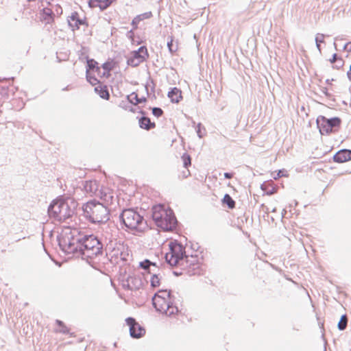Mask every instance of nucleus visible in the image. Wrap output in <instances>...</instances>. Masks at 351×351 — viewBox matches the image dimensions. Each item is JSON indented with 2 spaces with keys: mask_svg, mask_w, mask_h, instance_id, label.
Here are the masks:
<instances>
[{
  "mask_svg": "<svg viewBox=\"0 0 351 351\" xmlns=\"http://www.w3.org/2000/svg\"><path fill=\"white\" fill-rule=\"evenodd\" d=\"M169 252L165 255V261L171 266L182 267L189 276L201 274L200 264L196 256L191 255L193 260L189 259L186 254L185 246L174 240L168 243Z\"/></svg>",
  "mask_w": 351,
  "mask_h": 351,
  "instance_id": "f257e3e1",
  "label": "nucleus"
},
{
  "mask_svg": "<svg viewBox=\"0 0 351 351\" xmlns=\"http://www.w3.org/2000/svg\"><path fill=\"white\" fill-rule=\"evenodd\" d=\"M76 206L77 202L73 199L59 196L50 203L47 213L50 219L61 223L73 216Z\"/></svg>",
  "mask_w": 351,
  "mask_h": 351,
  "instance_id": "f03ea898",
  "label": "nucleus"
},
{
  "mask_svg": "<svg viewBox=\"0 0 351 351\" xmlns=\"http://www.w3.org/2000/svg\"><path fill=\"white\" fill-rule=\"evenodd\" d=\"M147 217L152 219L160 229L167 231L174 228L178 223L173 210L162 204H155L147 212Z\"/></svg>",
  "mask_w": 351,
  "mask_h": 351,
  "instance_id": "7ed1b4c3",
  "label": "nucleus"
},
{
  "mask_svg": "<svg viewBox=\"0 0 351 351\" xmlns=\"http://www.w3.org/2000/svg\"><path fill=\"white\" fill-rule=\"evenodd\" d=\"M83 215L90 223L105 224L110 220V210L104 204L91 199L82 206Z\"/></svg>",
  "mask_w": 351,
  "mask_h": 351,
  "instance_id": "20e7f679",
  "label": "nucleus"
},
{
  "mask_svg": "<svg viewBox=\"0 0 351 351\" xmlns=\"http://www.w3.org/2000/svg\"><path fill=\"white\" fill-rule=\"evenodd\" d=\"M145 210L138 208H125L119 215L122 228L127 230L143 231L147 227V221L144 218Z\"/></svg>",
  "mask_w": 351,
  "mask_h": 351,
  "instance_id": "39448f33",
  "label": "nucleus"
},
{
  "mask_svg": "<svg viewBox=\"0 0 351 351\" xmlns=\"http://www.w3.org/2000/svg\"><path fill=\"white\" fill-rule=\"evenodd\" d=\"M174 297L171 290L160 289L152 297V302L156 311L171 317L177 314L180 310L173 304Z\"/></svg>",
  "mask_w": 351,
  "mask_h": 351,
  "instance_id": "423d86ee",
  "label": "nucleus"
},
{
  "mask_svg": "<svg viewBox=\"0 0 351 351\" xmlns=\"http://www.w3.org/2000/svg\"><path fill=\"white\" fill-rule=\"evenodd\" d=\"M342 120L339 117L327 118L324 115H319L316 119L317 128L322 136L330 135L337 132L341 125Z\"/></svg>",
  "mask_w": 351,
  "mask_h": 351,
  "instance_id": "0eeeda50",
  "label": "nucleus"
},
{
  "mask_svg": "<svg viewBox=\"0 0 351 351\" xmlns=\"http://www.w3.org/2000/svg\"><path fill=\"white\" fill-rule=\"evenodd\" d=\"M106 254L111 260V264L116 265L119 263V260L125 261V246L123 243L117 241V239L110 240L106 243L105 247Z\"/></svg>",
  "mask_w": 351,
  "mask_h": 351,
  "instance_id": "6e6552de",
  "label": "nucleus"
},
{
  "mask_svg": "<svg viewBox=\"0 0 351 351\" xmlns=\"http://www.w3.org/2000/svg\"><path fill=\"white\" fill-rule=\"evenodd\" d=\"M75 241V249L73 256L81 257L83 260H86L89 262V259L93 261L95 252L94 248L92 250L89 247L86 241L83 239L82 235L76 236Z\"/></svg>",
  "mask_w": 351,
  "mask_h": 351,
  "instance_id": "1a4fd4ad",
  "label": "nucleus"
},
{
  "mask_svg": "<svg viewBox=\"0 0 351 351\" xmlns=\"http://www.w3.org/2000/svg\"><path fill=\"white\" fill-rule=\"evenodd\" d=\"M76 236L73 234H58L56 241L60 250L66 254H74L75 241Z\"/></svg>",
  "mask_w": 351,
  "mask_h": 351,
  "instance_id": "9d476101",
  "label": "nucleus"
},
{
  "mask_svg": "<svg viewBox=\"0 0 351 351\" xmlns=\"http://www.w3.org/2000/svg\"><path fill=\"white\" fill-rule=\"evenodd\" d=\"M125 323L129 327L130 335L133 339H139L145 334V329L141 326L132 317H128L125 319Z\"/></svg>",
  "mask_w": 351,
  "mask_h": 351,
  "instance_id": "9b49d317",
  "label": "nucleus"
},
{
  "mask_svg": "<svg viewBox=\"0 0 351 351\" xmlns=\"http://www.w3.org/2000/svg\"><path fill=\"white\" fill-rule=\"evenodd\" d=\"M83 239L86 241L89 247L92 250L94 248L93 252H95V255L99 254L100 252L102 250V247H104L103 243L99 239V238L94 234H84L82 235Z\"/></svg>",
  "mask_w": 351,
  "mask_h": 351,
  "instance_id": "f8f14e48",
  "label": "nucleus"
},
{
  "mask_svg": "<svg viewBox=\"0 0 351 351\" xmlns=\"http://www.w3.org/2000/svg\"><path fill=\"white\" fill-rule=\"evenodd\" d=\"M67 23L69 27L71 29L72 31L79 29L80 26L82 25L88 26V23L86 21V19H80L79 13L76 11L73 12L71 16H68Z\"/></svg>",
  "mask_w": 351,
  "mask_h": 351,
  "instance_id": "ddd939ff",
  "label": "nucleus"
},
{
  "mask_svg": "<svg viewBox=\"0 0 351 351\" xmlns=\"http://www.w3.org/2000/svg\"><path fill=\"white\" fill-rule=\"evenodd\" d=\"M138 113L141 114V117H137L138 125L141 129L149 131L156 127V123L151 121L150 118L147 116V112L146 111L139 110Z\"/></svg>",
  "mask_w": 351,
  "mask_h": 351,
  "instance_id": "4468645a",
  "label": "nucleus"
},
{
  "mask_svg": "<svg viewBox=\"0 0 351 351\" xmlns=\"http://www.w3.org/2000/svg\"><path fill=\"white\" fill-rule=\"evenodd\" d=\"M332 160L337 163H343L351 160V149H341L339 150L334 154Z\"/></svg>",
  "mask_w": 351,
  "mask_h": 351,
  "instance_id": "2eb2a0df",
  "label": "nucleus"
},
{
  "mask_svg": "<svg viewBox=\"0 0 351 351\" xmlns=\"http://www.w3.org/2000/svg\"><path fill=\"white\" fill-rule=\"evenodd\" d=\"M147 59L142 55L138 54L137 52L132 51L130 52V56L127 58V64L132 67H136Z\"/></svg>",
  "mask_w": 351,
  "mask_h": 351,
  "instance_id": "dca6fc26",
  "label": "nucleus"
},
{
  "mask_svg": "<svg viewBox=\"0 0 351 351\" xmlns=\"http://www.w3.org/2000/svg\"><path fill=\"white\" fill-rule=\"evenodd\" d=\"M167 97L169 98L171 103L178 104L183 99L182 92L180 88L178 87L170 88L167 93Z\"/></svg>",
  "mask_w": 351,
  "mask_h": 351,
  "instance_id": "f3484780",
  "label": "nucleus"
},
{
  "mask_svg": "<svg viewBox=\"0 0 351 351\" xmlns=\"http://www.w3.org/2000/svg\"><path fill=\"white\" fill-rule=\"evenodd\" d=\"M40 21L45 23L46 25L51 24L54 22V12L49 8H43L40 12Z\"/></svg>",
  "mask_w": 351,
  "mask_h": 351,
  "instance_id": "a211bd4d",
  "label": "nucleus"
},
{
  "mask_svg": "<svg viewBox=\"0 0 351 351\" xmlns=\"http://www.w3.org/2000/svg\"><path fill=\"white\" fill-rule=\"evenodd\" d=\"M84 190L90 194H96L99 190V183L96 180H86L83 184Z\"/></svg>",
  "mask_w": 351,
  "mask_h": 351,
  "instance_id": "6ab92c4d",
  "label": "nucleus"
},
{
  "mask_svg": "<svg viewBox=\"0 0 351 351\" xmlns=\"http://www.w3.org/2000/svg\"><path fill=\"white\" fill-rule=\"evenodd\" d=\"M152 16L153 14L151 11L138 14L132 19L131 25L132 26L133 29H138V24L141 21H143L144 19H150Z\"/></svg>",
  "mask_w": 351,
  "mask_h": 351,
  "instance_id": "aec40b11",
  "label": "nucleus"
},
{
  "mask_svg": "<svg viewBox=\"0 0 351 351\" xmlns=\"http://www.w3.org/2000/svg\"><path fill=\"white\" fill-rule=\"evenodd\" d=\"M86 59V72H88L89 70H94L97 73H100V67L99 63L93 58H90L88 56L85 57Z\"/></svg>",
  "mask_w": 351,
  "mask_h": 351,
  "instance_id": "412c9836",
  "label": "nucleus"
},
{
  "mask_svg": "<svg viewBox=\"0 0 351 351\" xmlns=\"http://www.w3.org/2000/svg\"><path fill=\"white\" fill-rule=\"evenodd\" d=\"M94 90L101 98L106 100H108L110 99V93L106 85H98L95 87Z\"/></svg>",
  "mask_w": 351,
  "mask_h": 351,
  "instance_id": "4be33fe9",
  "label": "nucleus"
},
{
  "mask_svg": "<svg viewBox=\"0 0 351 351\" xmlns=\"http://www.w3.org/2000/svg\"><path fill=\"white\" fill-rule=\"evenodd\" d=\"M128 280H130L131 285L134 290H139L143 285L141 277L135 275L128 274Z\"/></svg>",
  "mask_w": 351,
  "mask_h": 351,
  "instance_id": "5701e85b",
  "label": "nucleus"
},
{
  "mask_svg": "<svg viewBox=\"0 0 351 351\" xmlns=\"http://www.w3.org/2000/svg\"><path fill=\"white\" fill-rule=\"evenodd\" d=\"M261 190L264 192L263 195H272L277 193V188L272 183H267L264 182L261 185Z\"/></svg>",
  "mask_w": 351,
  "mask_h": 351,
  "instance_id": "b1692460",
  "label": "nucleus"
},
{
  "mask_svg": "<svg viewBox=\"0 0 351 351\" xmlns=\"http://www.w3.org/2000/svg\"><path fill=\"white\" fill-rule=\"evenodd\" d=\"M97 259L98 262H101L103 264H108L109 263H111V260L110 259V257L107 256L106 251L102 247L101 252H100L99 254H97L94 256V258H93V260Z\"/></svg>",
  "mask_w": 351,
  "mask_h": 351,
  "instance_id": "393cba45",
  "label": "nucleus"
},
{
  "mask_svg": "<svg viewBox=\"0 0 351 351\" xmlns=\"http://www.w3.org/2000/svg\"><path fill=\"white\" fill-rule=\"evenodd\" d=\"M223 206H226L229 209H233L236 207V202L228 193H226L221 199Z\"/></svg>",
  "mask_w": 351,
  "mask_h": 351,
  "instance_id": "a878e982",
  "label": "nucleus"
},
{
  "mask_svg": "<svg viewBox=\"0 0 351 351\" xmlns=\"http://www.w3.org/2000/svg\"><path fill=\"white\" fill-rule=\"evenodd\" d=\"M101 68L104 69L101 76L108 78L111 75L110 71L113 69L112 61L105 62L101 64Z\"/></svg>",
  "mask_w": 351,
  "mask_h": 351,
  "instance_id": "bb28decb",
  "label": "nucleus"
},
{
  "mask_svg": "<svg viewBox=\"0 0 351 351\" xmlns=\"http://www.w3.org/2000/svg\"><path fill=\"white\" fill-rule=\"evenodd\" d=\"M101 199L104 200V204L106 205L108 207V205L112 204L114 197L110 192H101Z\"/></svg>",
  "mask_w": 351,
  "mask_h": 351,
  "instance_id": "cd10ccee",
  "label": "nucleus"
},
{
  "mask_svg": "<svg viewBox=\"0 0 351 351\" xmlns=\"http://www.w3.org/2000/svg\"><path fill=\"white\" fill-rule=\"evenodd\" d=\"M56 324L58 328V329L56 330V332L62 333L64 335H69L70 333V330L62 320L56 319Z\"/></svg>",
  "mask_w": 351,
  "mask_h": 351,
  "instance_id": "c85d7f7f",
  "label": "nucleus"
},
{
  "mask_svg": "<svg viewBox=\"0 0 351 351\" xmlns=\"http://www.w3.org/2000/svg\"><path fill=\"white\" fill-rule=\"evenodd\" d=\"M150 85H151V92H152V93H154L155 90H156V82L153 78H152L149 76L148 77L146 84L145 85V88L147 97H150V93L149 92V88H148V87Z\"/></svg>",
  "mask_w": 351,
  "mask_h": 351,
  "instance_id": "c756f323",
  "label": "nucleus"
},
{
  "mask_svg": "<svg viewBox=\"0 0 351 351\" xmlns=\"http://www.w3.org/2000/svg\"><path fill=\"white\" fill-rule=\"evenodd\" d=\"M160 273H154L152 275L150 279V285L152 288L158 287L160 285Z\"/></svg>",
  "mask_w": 351,
  "mask_h": 351,
  "instance_id": "7c9ffc66",
  "label": "nucleus"
},
{
  "mask_svg": "<svg viewBox=\"0 0 351 351\" xmlns=\"http://www.w3.org/2000/svg\"><path fill=\"white\" fill-rule=\"evenodd\" d=\"M151 264H152V261L146 258L139 263L138 267L139 268L143 269L145 271L152 274Z\"/></svg>",
  "mask_w": 351,
  "mask_h": 351,
  "instance_id": "2f4dec72",
  "label": "nucleus"
},
{
  "mask_svg": "<svg viewBox=\"0 0 351 351\" xmlns=\"http://www.w3.org/2000/svg\"><path fill=\"white\" fill-rule=\"evenodd\" d=\"M167 45V48H168L170 53L173 54L175 52H176L178 51V45H175L173 44V36H168Z\"/></svg>",
  "mask_w": 351,
  "mask_h": 351,
  "instance_id": "473e14b6",
  "label": "nucleus"
},
{
  "mask_svg": "<svg viewBox=\"0 0 351 351\" xmlns=\"http://www.w3.org/2000/svg\"><path fill=\"white\" fill-rule=\"evenodd\" d=\"M348 319L346 314H343L341 316L340 319L337 324V328L343 331L346 330L348 325Z\"/></svg>",
  "mask_w": 351,
  "mask_h": 351,
  "instance_id": "72a5a7b5",
  "label": "nucleus"
},
{
  "mask_svg": "<svg viewBox=\"0 0 351 351\" xmlns=\"http://www.w3.org/2000/svg\"><path fill=\"white\" fill-rule=\"evenodd\" d=\"M133 105L128 103L126 101H121L119 106L125 110L135 113L137 111V108L132 106Z\"/></svg>",
  "mask_w": 351,
  "mask_h": 351,
  "instance_id": "f704fd0d",
  "label": "nucleus"
},
{
  "mask_svg": "<svg viewBox=\"0 0 351 351\" xmlns=\"http://www.w3.org/2000/svg\"><path fill=\"white\" fill-rule=\"evenodd\" d=\"M271 177L274 180L279 179L282 177H288L289 174L287 173V171L285 169H279L278 171H275L271 173Z\"/></svg>",
  "mask_w": 351,
  "mask_h": 351,
  "instance_id": "c9c22d12",
  "label": "nucleus"
},
{
  "mask_svg": "<svg viewBox=\"0 0 351 351\" xmlns=\"http://www.w3.org/2000/svg\"><path fill=\"white\" fill-rule=\"evenodd\" d=\"M10 88L9 86L0 85V98L3 99H8L10 97Z\"/></svg>",
  "mask_w": 351,
  "mask_h": 351,
  "instance_id": "e433bc0d",
  "label": "nucleus"
},
{
  "mask_svg": "<svg viewBox=\"0 0 351 351\" xmlns=\"http://www.w3.org/2000/svg\"><path fill=\"white\" fill-rule=\"evenodd\" d=\"M182 160L183 162V167L185 169H188L189 167L191 165V156L187 153L184 152L182 156H181Z\"/></svg>",
  "mask_w": 351,
  "mask_h": 351,
  "instance_id": "4c0bfd02",
  "label": "nucleus"
},
{
  "mask_svg": "<svg viewBox=\"0 0 351 351\" xmlns=\"http://www.w3.org/2000/svg\"><path fill=\"white\" fill-rule=\"evenodd\" d=\"M195 131L199 138H203L206 134V129L202 123H198L196 125Z\"/></svg>",
  "mask_w": 351,
  "mask_h": 351,
  "instance_id": "58836bf2",
  "label": "nucleus"
},
{
  "mask_svg": "<svg viewBox=\"0 0 351 351\" xmlns=\"http://www.w3.org/2000/svg\"><path fill=\"white\" fill-rule=\"evenodd\" d=\"M86 78L88 83L92 86H95L99 83V80L96 77L95 75H91L88 72H86Z\"/></svg>",
  "mask_w": 351,
  "mask_h": 351,
  "instance_id": "ea45409f",
  "label": "nucleus"
},
{
  "mask_svg": "<svg viewBox=\"0 0 351 351\" xmlns=\"http://www.w3.org/2000/svg\"><path fill=\"white\" fill-rule=\"evenodd\" d=\"M324 37H325V36L324 34H317L315 38L316 47L320 53L322 52V48H321L320 44L322 43H324Z\"/></svg>",
  "mask_w": 351,
  "mask_h": 351,
  "instance_id": "a19ab883",
  "label": "nucleus"
},
{
  "mask_svg": "<svg viewBox=\"0 0 351 351\" xmlns=\"http://www.w3.org/2000/svg\"><path fill=\"white\" fill-rule=\"evenodd\" d=\"M128 276V274H127V269L125 267H120L119 271L118 280L119 282L125 281L127 280Z\"/></svg>",
  "mask_w": 351,
  "mask_h": 351,
  "instance_id": "79ce46f5",
  "label": "nucleus"
},
{
  "mask_svg": "<svg viewBox=\"0 0 351 351\" xmlns=\"http://www.w3.org/2000/svg\"><path fill=\"white\" fill-rule=\"evenodd\" d=\"M116 1L117 0H101V7H100V11H105Z\"/></svg>",
  "mask_w": 351,
  "mask_h": 351,
  "instance_id": "37998d69",
  "label": "nucleus"
},
{
  "mask_svg": "<svg viewBox=\"0 0 351 351\" xmlns=\"http://www.w3.org/2000/svg\"><path fill=\"white\" fill-rule=\"evenodd\" d=\"M149 109L152 110V114L157 118L162 117L164 114L163 110L160 107H150Z\"/></svg>",
  "mask_w": 351,
  "mask_h": 351,
  "instance_id": "c03bdc74",
  "label": "nucleus"
},
{
  "mask_svg": "<svg viewBox=\"0 0 351 351\" xmlns=\"http://www.w3.org/2000/svg\"><path fill=\"white\" fill-rule=\"evenodd\" d=\"M132 95H134V99L135 100V105L141 104H145L147 101V97L145 96L138 97L136 92H132Z\"/></svg>",
  "mask_w": 351,
  "mask_h": 351,
  "instance_id": "a18cd8bd",
  "label": "nucleus"
},
{
  "mask_svg": "<svg viewBox=\"0 0 351 351\" xmlns=\"http://www.w3.org/2000/svg\"><path fill=\"white\" fill-rule=\"evenodd\" d=\"M133 51L137 52L138 54L142 55L147 58H149V53L145 45L141 46L138 49L134 50Z\"/></svg>",
  "mask_w": 351,
  "mask_h": 351,
  "instance_id": "49530a36",
  "label": "nucleus"
},
{
  "mask_svg": "<svg viewBox=\"0 0 351 351\" xmlns=\"http://www.w3.org/2000/svg\"><path fill=\"white\" fill-rule=\"evenodd\" d=\"M88 7L90 8H99L101 7V0H88Z\"/></svg>",
  "mask_w": 351,
  "mask_h": 351,
  "instance_id": "de8ad7c7",
  "label": "nucleus"
},
{
  "mask_svg": "<svg viewBox=\"0 0 351 351\" xmlns=\"http://www.w3.org/2000/svg\"><path fill=\"white\" fill-rule=\"evenodd\" d=\"M344 64L345 61L343 60L342 57L340 56L333 64L332 68L339 70L343 66Z\"/></svg>",
  "mask_w": 351,
  "mask_h": 351,
  "instance_id": "09e8293b",
  "label": "nucleus"
},
{
  "mask_svg": "<svg viewBox=\"0 0 351 351\" xmlns=\"http://www.w3.org/2000/svg\"><path fill=\"white\" fill-rule=\"evenodd\" d=\"M120 282H121V286L123 287V289L125 290H133V288L131 285V283L130 282L129 280H126L125 281H121Z\"/></svg>",
  "mask_w": 351,
  "mask_h": 351,
  "instance_id": "8fccbe9b",
  "label": "nucleus"
},
{
  "mask_svg": "<svg viewBox=\"0 0 351 351\" xmlns=\"http://www.w3.org/2000/svg\"><path fill=\"white\" fill-rule=\"evenodd\" d=\"M53 12H54V14H56L58 16H60L62 14L63 10L59 4H56L55 6L54 11Z\"/></svg>",
  "mask_w": 351,
  "mask_h": 351,
  "instance_id": "3c124183",
  "label": "nucleus"
},
{
  "mask_svg": "<svg viewBox=\"0 0 351 351\" xmlns=\"http://www.w3.org/2000/svg\"><path fill=\"white\" fill-rule=\"evenodd\" d=\"M321 91L328 99H330L332 97V95L328 92V90L326 87H322Z\"/></svg>",
  "mask_w": 351,
  "mask_h": 351,
  "instance_id": "603ef678",
  "label": "nucleus"
},
{
  "mask_svg": "<svg viewBox=\"0 0 351 351\" xmlns=\"http://www.w3.org/2000/svg\"><path fill=\"white\" fill-rule=\"evenodd\" d=\"M341 56L338 55L337 53H335L332 55V57L329 59V62L333 65L335 62L337 60V59Z\"/></svg>",
  "mask_w": 351,
  "mask_h": 351,
  "instance_id": "864d4df0",
  "label": "nucleus"
},
{
  "mask_svg": "<svg viewBox=\"0 0 351 351\" xmlns=\"http://www.w3.org/2000/svg\"><path fill=\"white\" fill-rule=\"evenodd\" d=\"M132 96H134V95H132V93H131V94H130V95H128L125 97V98H126V99H127V101H127L128 103H130V104H132V105H135V102H134V101H133L134 97H133V98H132Z\"/></svg>",
  "mask_w": 351,
  "mask_h": 351,
  "instance_id": "5fc2aeb1",
  "label": "nucleus"
},
{
  "mask_svg": "<svg viewBox=\"0 0 351 351\" xmlns=\"http://www.w3.org/2000/svg\"><path fill=\"white\" fill-rule=\"evenodd\" d=\"M235 173L232 171V172H225L224 174H223V176L226 179H231L234 177Z\"/></svg>",
  "mask_w": 351,
  "mask_h": 351,
  "instance_id": "6e6d98bb",
  "label": "nucleus"
},
{
  "mask_svg": "<svg viewBox=\"0 0 351 351\" xmlns=\"http://www.w3.org/2000/svg\"><path fill=\"white\" fill-rule=\"evenodd\" d=\"M135 29H132L127 32V36L132 40V36H134V30Z\"/></svg>",
  "mask_w": 351,
  "mask_h": 351,
  "instance_id": "4d7b16f0",
  "label": "nucleus"
},
{
  "mask_svg": "<svg viewBox=\"0 0 351 351\" xmlns=\"http://www.w3.org/2000/svg\"><path fill=\"white\" fill-rule=\"evenodd\" d=\"M346 51L351 53V41H349L346 43Z\"/></svg>",
  "mask_w": 351,
  "mask_h": 351,
  "instance_id": "13d9d810",
  "label": "nucleus"
},
{
  "mask_svg": "<svg viewBox=\"0 0 351 351\" xmlns=\"http://www.w3.org/2000/svg\"><path fill=\"white\" fill-rule=\"evenodd\" d=\"M261 207L263 208L265 213L268 214L269 213V208L265 205V204H262Z\"/></svg>",
  "mask_w": 351,
  "mask_h": 351,
  "instance_id": "bf43d9fd",
  "label": "nucleus"
},
{
  "mask_svg": "<svg viewBox=\"0 0 351 351\" xmlns=\"http://www.w3.org/2000/svg\"><path fill=\"white\" fill-rule=\"evenodd\" d=\"M182 267V268H183L182 267ZM182 269L184 271L178 272V271H173V274L176 276H180V275H182V274H187L186 273V271H184L183 269Z\"/></svg>",
  "mask_w": 351,
  "mask_h": 351,
  "instance_id": "052dcab7",
  "label": "nucleus"
},
{
  "mask_svg": "<svg viewBox=\"0 0 351 351\" xmlns=\"http://www.w3.org/2000/svg\"><path fill=\"white\" fill-rule=\"evenodd\" d=\"M199 246L198 245V243H195V244H191V248L193 250V251H197L198 249H199Z\"/></svg>",
  "mask_w": 351,
  "mask_h": 351,
  "instance_id": "680f3d73",
  "label": "nucleus"
},
{
  "mask_svg": "<svg viewBox=\"0 0 351 351\" xmlns=\"http://www.w3.org/2000/svg\"><path fill=\"white\" fill-rule=\"evenodd\" d=\"M14 80V77H12L10 78H7V77H0V82L1 83H3V82H7L8 80Z\"/></svg>",
  "mask_w": 351,
  "mask_h": 351,
  "instance_id": "e2e57ef3",
  "label": "nucleus"
},
{
  "mask_svg": "<svg viewBox=\"0 0 351 351\" xmlns=\"http://www.w3.org/2000/svg\"><path fill=\"white\" fill-rule=\"evenodd\" d=\"M333 81H335V79L332 78V79H327L325 82V83L328 85H332V82Z\"/></svg>",
  "mask_w": 351,
  "mask_h": 351,
  "instance_id": "0e129e2a",
  "label": "nucleus"
},
{
  "mask_svg": "<svg viewBox=\"0 0 351 351\" xmlns=\"http://www.w3.org/2000/svg\"><path fill=\"white\" fill-rule=\"evenodd\" d=\"M132 44L136 45H139L143 43L142 40H136V41L132 40Z\"/></svg>",
  "mask_w": 351,
  "mask_h": 351,
  "instance_id": "69168bd1",
  "label": "nucleus"
},
{
  "mask_svg": "<svg viewBox=\"0 0 351 351\" xmlns=\"http://www.w3.org/2000/svg\"><path fill=\"white\" fill-rule=\"evenodd\" d=\"M187 172H188L187 174L184 171L183 172V177L185 178H187L189 176H190V171L188 170Z\"/></svg>",
  "mask_w": 351,
  "mask_h": 351,
  "instance_id": "338daca9",
  "label": "nucleus"
},
{
  "mask_svg": "<svg viewBox=\"0 0 351 351\" xmlns=\"http://www.w3.org/2000/svg\"><path fill=\"white\" fill-rule=\"evenodd\" d=\"M151 266H153V267H154L155 268H157L159 270V269L158 267V265H157L156 262H152V264H151Z\"/></svg>",
  "mask_w": 351,
  "mask_h": 351,
  "instance_id": "774afa93",
  "label": "nucleus"
}]
</instances>
